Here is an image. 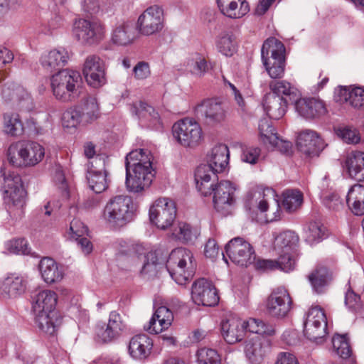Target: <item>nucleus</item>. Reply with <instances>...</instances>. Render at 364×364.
Masks as SVG:
<instances>
[{"instance_id":"423d86ee","label":"nucleus","mask_w":364,"mask_h":364,"mask_svg":"<svg viewBox=\"0 0 364 364\" xmlns=\"http://www.w3.org/2000/svg\"><path fill=\"white\" fill-rule=\"evenodd\" d=\"M45 156L43 146L36 141H19L10 146L8 160L16 167H31L39 164Z\"/></svg>"},{"instance_id":"2eb2a0df","label":"nucleus","mask_w":364,"mask_h":364,"mask_svg":"<svg viewBox=\"0 0 364 364\" xmlns=\"http://www.w3.org/2000/svg\"><path fill=\"white\" fill-rule=\"evenodd\" d=\"M133 249L130 259L139 267L140 274L147 277L155 276L159 265L156 252L149 251L141 245H136Z\"/></svg>"},{"instance_id":"774afa93","label":"nucleus","mask_w":364,"mask_h":364,"mask_svg":"<svg viewBox=\"0 0 364 364\" xmlns=\"http://www.w3.org/2000/svg\"><path fill=\"white\" fill-rule=\"evenodd\" d=\"M87 232V228L78 219H74L70 225V234L72 237H80Z\"/></svg>"},{"instance_id":"6ab92c4d","label":"nucleus","mask_w":364,"mask_h":364,"mask_svg":"<svg viewBox=\"0 0 364 364\" xmlns=\"http://www.w3.org/2000/svg\"><path fill=\"white\" fill-rule=\"evenodd\" d=\"M87 180L90 189L96 193L105 191L108 186L105 159L102 156H97L90 162Z\"/></svg>"},{"instance_id":"c9c22d12","label":"nucleus","mask_w":364,"mask_h":364,"mask_svg":"<svg viewBox=\"0 0 364 364\" xmlns=\"http://www.w3.org/2000/svg\"><path fill=\"white\" fill-rule=\"evenodd\" d=\"M39 270L43 279L47 284L58 282L64 276L62 267L50 257H44L40 261Z\"/></svg>"},{"instance_id":"f257e3e1","label":"nucleus","mask_w":364,"mask_h":364,"mask_svg":"<svg viewBox=\"0 0 364 364\" xmlns=\"http://www.w3.org/2000/svg\"><path fill=\"white\" fill-rule=\"evenodd\" d=\"M249 332L255 335L248 337L244 343V353L251 364H261L271 350L272 338L276 333L272 324L261 319L250 318Z\"/></svg>"},{"instance_id":"a19ab883","label":"nucleus","mask_w":364,"mask_h":364,"mask_svg":"<svg viewBox=\"0 0 364 364\" xmlns=\"http://www.w3.org/2000/svg\"><path fill=\"white\" fill-rule=\"evenodd\" d=\"M136 38L134 27L132 23H123L117 26L112 31L111 40L118 46H127Z\"/></svg>"},{"instance_id":"1a4fd4ad","label":"nucleus","mask_w":364,"mask_h":364,"mask_svg":"<svg viewBox=\"0 0 364 364\" xmlns=\"http://www.w3.org/2000/svg\"><path fill=\"white\" fill-rule=\"evenodd\" d=\"M0 174L4 180L6 201L18 208H23L25 205L26 193L20 175L8 170L4 166L0 168Z\"/></svg>"},{"instance_id":"4d7b16f0","label":"nucleus","mask_w":364,"mask_h":364,"mask_svg":"<svg viewBox=\"0 0 364 364\" xmlns=\"http://www.w3.org/2000/svg\"><path fill=\"white\" fill-rule=\"evenodd\" d=\"M198 364H221L218 352L212 348H202L196 353Z\"/></svg>"},{"instance_id":"4468645a","label":"nucleus","mask_w":364,"mask_h":364,"mask_svg":"<svg viewBox=\"0 0 364 364\" xmlns=\"http://www.w3.org/2000/svg\"><path fill=\"white\" fill-rule=\"evenodd\" d=\"M225 250L230 259L242 267H247L256 259L252 246L242 237H237L232 239L225 245Z\"/></svg>"},{"instance_id":"79ce46f5","label":"nucleus","mask_w":364,"mask_h":364,"mask_svg":"<svg viewBox=\"0 0 364 364\" xmlns=\"http://www.w3.org/2000/svg\"><path fill=\"white\" fill-rule=\"evenodd\" d=\"M3 132L10 136H19L23 133V124L17 113H5L3 115Z\"/></svg>"},{"instance_id":"e2e57ef3","label":"nucleus","mask_w":364,"mask_h":364,"mask_svg":"<svg viewBox=\"0 0 364 364\" xmlns=\"http://www.w3.org/2000/svg\"><path fill=\"white\" fill-rule=\"evenodd\" d=\"M119 333L115 331L110 326H98L97 329V336L103 343L111 342L119 336Z\"/></svg>"},{"instance_id":"58836bf2","label":"nucleus","mask_w":364,"mask_h":364,"mask_svg":"<svg viewBox=\"0 0 364 364\" xmlns=\"http://www.w3.org/2000/svg\"><path fill=\"white\" fill-rule=\"evenodd\" d=\"M346 203L353 214L364 215V186L353 185L348 192Z\"/></svg>"},{"instance_id":"a18cd8bd","label":"nucleus","mask_w":364,"mask_h":364,"mask_svg":"<svg viewBox=\"0 0 364 364\" xmlns=\"http://www.w3.org/2000/svg\"><path fill=\"white\" fill-rule=\"evenodd\" d=\"M340 95L341 100L348 102L355 108L364 107V89L362 87H341Z\"/></svg>"},{"instance_id":"864d4df0","label":"nucleus","mask_w":364,"mask_h":364,"mask_svg":"<svg viewBox=\"0 0 364 364\" xmlns=\"http://www.w3.org/2000/svg\"><path fill=\"white\" fill-rule=\"evenodd\" d=\"M326 228L320 222L309 223L305 230L306 240L314 244L318 242L325 236Z\"/></svg>"},{"instance_id":"f03ea898","label":"nucleus","mask_w":364,"mask_h":364,"mask_svg":"<svg viewBox=\"0 0 364 364\" xmlns=\"http://www.w3.org/2000/svg\"><path fill=\"white\" fill-rule=\"evenodd\" d=\"M57 300L56 293L50 289L38 291L31 296V311L35 323L41 331L50 335H53L56 331L53 311Z\"/></svg>"},{"instance_id":"bf43d9fd","label":"nucleus","mask_w":364,"mask_h":364,"mask_svg":"<svg viewBox=\"0 0 364 364\" xmlns=\"http://www.w3.org/2000/svg\"><path fill=\"white\" fill-rule=\"evenodd\" d=\"M261 149L253 146H244L242 148L241 160L252 165L256 164L259 159Z\"/></svg>"},{"instance_id":"9b49d317","label":"nucleus","mask_w":364,"mask_h":364,"mask_svg":"<svg viewBox=\"0 0 364 364\" xmlns=\"http://www.w3.org/2000/svg\"><path fill=\"white\" fill-rule=\"evenodd\" d=\"M74 33L82 44L96 46L105 39L106 28L98 20L80 19L75 23Z\"/></svg>"},{"instance_id":"0eeeda50","label":"nucleus","mask_w":364,"mask_h":364,"mask_svg":"<svg viewBox=\"0 0 364 364\" xmlns=\"http://www.w3.org/2000/svg\"><path fill=\"white\" fill-rule=\"evenodd\" d=\"M81 77L78 72L65 69L60 70L50 78V86L56 99L71 101L79 94Z\"/></svg>"},{"instance_id":"5fc2aeb1","label":"nucleus","mask_w":364,"mask_h":364,"mask_svg":"<svg viewBox=\"0 0 364 364\" xmlns=\"http://www.w3.org/2000/svg\"><path fill=\"white\" fill-rule=\"evenodd\" d=\"M258 129L259 138L263 144H269L270 145L274 140L277 139L278 135L275 132V129L268 119H261L259 122Z\"/></svg>"},{"instance_id":"72a5a7b5","label":"nucleus","mask_w":364,"mask_h":364,"mask_svg":"<svg viewBox=\"0 0 364 364\" xmlns=\"http://www.w3.org/2000/svg\"><path fill=\"white\" fill-rule=\"evenodd\" d=\"M256 269L268 272L275 269H280L285 272H289L294 269L295 262L291 260V257H286L285 255L279 256L276 259H258L255 260L252 263Z\"/></svg>"},{"instance_id":"603ef678","label":"nucleus","mask_w":364,"mask_h":364,"mask_svg":"<svg viewBox=\"0 0 364 364\" xmlns=\"http://www.w3.org/2000/svg\"><path fill=\"white\" fill-rule=\"evenodd\" d=\"M283 206L289 212H294L303 203L302 193L296 190H287L283 193Z\"/></svg>"},{"instance_id":"09e8293b","label":"nucleus","mask_w":364,"mask_h":364,"mask_svg":"<svg viewBox=\"0 0 364 364\" xmlns=\"http://www.w3.org/2000/svg\"><path fill=\"white\" fill-rule=\"evenodd\" d=\"M173 236L183 243L192 242L197 238L199 232L197 228H193L191 225L180 222L172 233Z\"/></svg>"},{"instance_id":"c03bdc74","label":"nucleus","mask_w":364,"mask_h":364,"mask_svg":"<svg viewBox=\"0 0 364 364\" xmlns=\"http://www.w3.org/2000/svg\"><path fill=\"white\" fill-rule=\"evenodd\" d=\"M132 112L139 118L149 119L153 128L158 129L161 126L159 114L155 109L145 102H139L134 105Z\"/></svg>"},{"instance_id":"a878e982","label":"nucleus","mask_w":364,"mask_h":364,"mask_svg":"<svg viewBox=\"0 0 364 364\" xmlns=\"http://www.w3.org/2000/svg\"><path fill=\"white\" fill-rule=\"evenodd\" d=\"M276 196V193L272 188H266L262 191V198L258 203V209L261 213H265L264 221L266 223L279 218L280 205Z\"/></svg>"},{"instance_id":"69168bd1","label":"nucleus","mask_w":364,"mask_h":364,"mask_svg":"<svg viewBox=\"0 0 364 364\" xmlns=\"http://www.w3.org/2000/svg\"><path fill=\"white\" fill-rule=\"evenodd\" d=\"M63 127L67 128L76 127L80 125L79 113L77 109L65 111L62 117Z\"/></svg>"},{"instance_id":"4c0bfd02","label":"nucleus","mask_w":364,"mask_h":364,"mask_svg":"<svg viewBox=\"0 0 364 364\" xmlns=\"http://www.w3.org/2000/svg\"><path fill=\"white\" fill-rule=\"evenodd\" d=\"M269 94H274L287 98L288 102L294 104L301 97V93L296 87L287 80L272 81L269 82Z\"/></svg>"},{"instance_id":"39448f33","label":"nucleus","mask_w":364,"mask_h":364,"mask_svg":"<svg viewBox=\"0 0 364 364\" xmlns=\"http://www.w3.org/2000/svg\"><path fill=\"white\" fill-rule=\"evenodd\" d=\"M284 44L274 37L267 38L262 46V60L268 75L272 79L282 78L284 75Z\"/></svg>"},{"instance_id":"c85d7f7f","label":"nucleus","mask_w":364,"mask_h":364,"mask_svg":"<svg viewBox=\"0 0 364 364\" xmlns=\"http://www.w3.org/2000/svg\"><path fill=\"white\" fill-rule=\"evenodd\" d=\"M217 176L208 166H199L195 173L196 187L201 195L210 196L215 191Z\"/></svg>"},{"instance_id":"13d9d810","label":"nucleus","mask_w":364,"mask_h":364,"mask_svg":"<svg viewBox=\"0 0 364 364\" xmlns=\"http://www.w3.org/2000/svg\"><path fill=\"white\" fill-rule=\"evenodd\" d=\"M5 247L11 254L28 255L30 252L28 242L23 238L9 240L6 242Z\"/></svg>"},{"instance_id":"49530a36","label":"nucleus","mask_w":364,"mask_h":364,"mask_svg":"<svg viewBox=\"0 0 364 364\" xmlns=\"http://www.w3.org/2000/svg\"><path fill=\"white\" fill-rule=\"evenodd\" d=\"M332 343L333 350L339 357L347 359L349 364H355V360L352 355V350L346 336L336 335L333 336Z\"/></svg>"},{"instance_id":"9d476101","label":"nucleus","mask_w":364,"mask_h":364,"mask_svg":"<svg viewBox=\"0 0 364 364\" xmlns=\"http://www.w3.org/2000/svg\"><path fill=\"white\" fill-rule=\"evenodd\" d=\"M172 132L178 143L186 147L196 146L203 139L200 124L191 118L186 117L174 123Z\"/></svg>"},{"instance_id":"de8ad7c7","label":"nucleus","mask_w":364,"mask_h":364,"mask_svg":"<svg viewBox=\"0 0 364 364\" xmlns=\"http://www.w3.org/2000/svg\"><path fill=\"white\" fill-rule=\"evenodd\" d=\"M1 96L5 101H20L28 97L24 88L14 82H6L1 89Z\"/></svg>"},{"instance_id":"cd10ccee","label":"nucleus","mask_w":364,"mask_h":364,"mask_svg":"<svg viewBox=\"0 0 364 364\" xmlns=\"http://www.w3.org/2000/svg\"><path fill=\"white\" fill-rule=\"evenodd\" d=\"M69 59L66 50L53 49L43 53L40 58V64L47 73L60 70L65 65Z\"/></svg>"},{"instance_id":"7c9ffc66","label":"nucleus","mask_w":364,"mask_h":364,"mask_svg":"<svg viewBox=\"0 0 364 364\" xmlns=\"http://www.w3.org/2000/svg\"><path fill=\"white\" fill-rule=\"evenodd\" d=\"M198 107L209 123H220L225 119L226 111L218 99H206Z\"/></svg>"},{"instance_id":"bb28decb","label":"nucleus","mask_w":364,"mask_h":364,"mask_svg":"<svg viewBox=\"0 0 364 364\" xmlns=\"http://www.w3.org/2000/svg\"><path fill=\"white\" fill-rule=\"evenodd\" d=\"M173 320L172 311L165 306L155 311L148 324L144 328L150 333L158 334L168 328Z\"/></svg>"},{"instance_id":"473e14b6","label":"nucleus","mask_w":364,"mask_h":364,"mask_svg":"<svg viewBox=\"0 0 364 364\" xmlns=\"http://www.w3.org/2000/svg\"><path fill=\"white\" fill-rule=\"evenodd\" d=\"M289 103L287 98L267 93L264 97L262 105L267 114L277 120L284 115Z\"/></svg>"},{"instance_id":"680f3d73","label":"nucleus","mask_w":364,"mask_h":364,"mask_svg":"<svg viewBox=\"0 0 364 364\" xmlns=\"http://www.w3.org/2000/svg\"><path fill=\"white\" fill-rule=\"evenodd\" d=\"M337 134L348 144H358L360 140V136L358 131L349 127L338 129Z\"/></svg>"},{"instance_id":"393cba45","label":"nucleus","mask_w":364,"mask_h":364,"mask_svg":"<svg viewBox=\"0 0 364 364\" xmlns=\"http://www.w3.org/2000/svg\"><path fill=\"white\" fill-rule=\"evenodd\" d=\"M247 321L240 318H231L224 321L221 323L222 335L225 341L229 344H235L241 341L245 334V331H249Z\"/></svg>"},{"instance_id":"f8f14e48","label":"nucleus","mask_w":364,"mask_h":364,"mask_svg":"<svg viewBox=\"0 0 364 364\" xmlns=\"http://www.w3.org/2000/svg\"><path fill=\"white\" fill-rule=\"evenodd\" d=\"M176 215L175 203L167 198L156 200L149 209L151 222L161 230L171 227L175 220Z\"/></svg>"},{"instance_id":"a211bd4d","label":"nucleus","mask_w":364,"mask_h":364,"mask_svg":"<svg viewBox=\"0 0 364 364\" xmlns=\"http://www.w3.org/2000/svg\"><path fill=\"white\" fill-rule=\"evenodd\" d=\"M82 73L88 85L95 88L106 83L105 64L97 55H90L85 58Z\"/></svg>"},{"instance_id":"3c124183","label":"nucleus","mask_w":364,"mask_h":364,"mask_svg":"<svg viewBox=\"0 0 364 364\" xmlns=\"http://www.w3.org/2000/svg\"><path fill=\"white\" fill-rule=\"evenodd\" d=\"M216 46L220 53L225 56H232L236 50V41L234 35L225 32L218 38Z\"/></svg>"},{"instance_id":"aec40b11","label":"nucleus","mask_w":364,"mask_h":364,"mask_svg":"<svg viewBox=\"0 0 364 364\" xmlns=\"http://www.w3.org/2000/svg\"><path fill=\"white\" fill-rule=\"evenodd\" d=\"M191 297L197 305L213 306L219 301L216 289L210 282L205 279H200L193 283Z\"/></svg>"},{"instance_id":"6e6552de","label":"nucleus","mask_w":364,"mask_h":364,"mask_svg":"<svg viewBox=\"0 0 364 364\" xmlns=\"http://www.w3.org/2000/svg\"><path fill=\"white\" fill-rule=\"evenodd\" d=\"M165 14L162 6L152 5L146 8L138 17L136 28L144 36L161 33L165 26Z\"/></svg>"},{"instance_id":"2f4dec72","label":"nucleus","mask_w":364,"mask_h":364,"mask_svg":"<svg viewBox=\"0 0 364 364\" xmlns=\"http://www.w3.org/2000/svg\"><path fill=\"white\" fill-rule=\"evenodd\" d=\"M229 149L225 144H218L215 146L208 156V164L201 166H208L214 173L223 172L228 166L229 163Z\"/></svg>"},{"instance_id":"37998d69","label":"nucleus","mask_w":364,"mask_h":364,"mask_svg":"<svg viewBox=\"0 0 364 364\" xmlns=\"http://www.w3.org/2000/svg\"><path fill=\"white\" fill-rule=\"evenodd\" d=\"M154 156L146 149H139L130 151L126 156L125 166H149L152 167Z\"/></svg>"},{"instance_id":"b1692460","label":"nucleus","mask_w":364,"mask_h":364,"mask_svg":"<svg viewBox=\"0 0 364 364\" xmlns=\"http://www.w3.org/2000/svg\"><path fill=\"white\" fill-rule=\"evenodd\" d=\"M298 149L308 156L318 155L324 148V143L316 132L311 130L301 132L296 140Z\"/></svg>"},{"instance_id":"20e7f679","label":"nucleus","mask_w":364,"mask_h":364,"mask_svg":"<svg viewBox=\"0 0 364 364\" xmlns=\"http://www.w3.org/2000/svg\"><path fill=\"white\" fill-rule=\"evenodd\" d=\"M135 207L129 196L119 195L111 198L106 203L102 213L105 221L112 227H122L134 216Z\"/></svg>"},{"instance_id":"4be33fe9","label":"nucleus","mask_w":364,"mask_h":364,"mask_svg":"<svg viewBox=\"0 0 364 364\" xmlns=\"http://www.w3.org/2000/svg\"><path fill=\"white\" fill-rule=\"evenodd\" d=\"M153 347V340L148 335L141 333L131 338L128 352L133 360L144 362L150 358Z\"/></svg>"},{"instance_id":"338daca9","label":"nucleus","mask_w":364,"mask_h":364,"mask_svg":"<svg viewBox=\"0 0 364 364\" xmlns=\"http://www.w3.org/2000/svg\"><path fill=\"white\" fill-rule=\"evenodd\" d=\"M134 77L136 80H144L151 75V70L148 63L144 61L139 62L133 68Z\"/></svg>"},{"instance_id":"5701e85b","label":"nucleus","mask_w":364,"mask_h":364,"mask_svg":"<svg viewBox=\"0 0 364 364\" xmlns=\"http://www.w3.org/2000/svg\"><path fill=\"white\" fill-rule=\"evenodd\" d=\"M296 112L306 119L319 118L327 113L325 103L316 98H299L294 103Z\"/></svg>"},{"instance_id":"0e129e2a","label":"nucleus","mask_w":364,"mask_h":364,"mask_svg":"<svg viewBox=\"0 0 364 364\" xmlns=\"http://www.w3.org/2000/svg\"><path fill=\"white\" fill-rule=\"evenodd\" d=\"M79 108L85 112H88L91 116L97 119L99 117V107L97 99L95 97L87 96L85 97Z\"/></svg>"},{"instance_id":"e433bc0d","label":"nucleus","mask_w":364,"mask_h":364,"mask_svg":"<svg viewBox=\"0 0 364 364\" xmlns=\"http://www.w3.org/2000/svg\"><path fill=\"white\" fill-rule=\"evenodd\" d=\"M345 168L349 176L358 181H364V152L352 151L345 160Z\"/></svg>"},{"instance_id":"ea45409f","label":"nucleus","mask_w":364,"mask_h":364,"mask_svg":"<svg viewBox=\"0 0 364 364\" xmlns=\"http://www.w3.org/2000/svg\"><path fill=\"white\" fill-rule=\"evenodd\" d=\"M26 284L23 277L11 275L0 284V291L6 296H16L25 292Z\"/></svg>"},{"instance_id":"dca6fc26","label":"nucleus","mask_w":364,"mask_h":364,"mask_svg":"<svg viewBox=\"0 0 364 364\" xmlns=\"http://www.w3.org/2000/svg\"><path fill=\"white\" fill-rule=\"evenodd\" d=\"M126 167V185L127 189L134 193H139L151 185L153 178V168L146 166Z\"/></svg>"},{"instance_id":"f704fd0d","label":"nucleus","mask_w":364,"mask_h":364,"mask_svg":"<svg viewBox=\"0 0 364 364\" xmlns=\"http://www.w3.org/2000/svg\"><path fill=\"white\" fill-rule=\"evenodd\" d=\"M220 11L230 18H239L249 11L248 3L245 0H216Z\"/></svg>"},{"instance_id":"6e6d98bb","label":"nucleus","mask_w":364,"mask_h":364,"mask_svg":"<svg viewBox=\"0 0 364 364\" xmlns=\"http://www.w3.org/2000/svg\"><path fill=\"white\" fill-rule=\"evenodd\" d=\"M191 71L198 76H203L208 70V65L205 58L199 53H196L189 59L188 63Z\"/></svg>"},{"instance_id":"8fccbe9b","label":"nucleus","mask_w":364,"mask_h":364,"mask_svg":"<svg viewBox=\"0 0 364 364\" xmlns=\"http://www.w3.org/2000/svg\"><path fill=\"white\" fill-rule=\"evenodd\" d=\"M328 269L323 267H318L309 274V282L316 293L321 294L325 291L328 284Z\"/></svg>"},{"instance_id":"ddd939ff","label":"nucleus","mask_w":364,"mask_h":364,"mask_svg":"<svg viewBox=\"0 0 364 364\" xmlns=\"http://www.w3.org/2000/svg\"><path fill=\"white\" fill-rule=\"evenodd\" d=\"M327 321L323 310L320 306L311 307L304 322L305 336L315 342H322L326 335Z\"/></svg>"},{"instance_id":"412c9836","label":"nucleus","mask_w":364,"mask_h":364,"mask_svg":"<svg viewBox=\"0 0 364 364\" xmlns=\"http://www.w3.org/2000/svg\"><path fill=\"white\" fill-rule=\"evenodd\" d=\"M235 187L229 181H221L216 183L213 192V204L215 210L223 215L229 213L230 207L235 201Z\"/></svg>"},{"instance_id":"7ed1b4c3","label":"nucleus","mask_w":364,"mask_h":364,"mask_svg":"<svg viewBox=\"0 0 364 364\" xmlns=\"http://www.w3.org/2000/svg\"><path fill=\"white\" fill-rule=\"evenodd\" d=\"M166 268L171 278L178 284L184 285L191 280L196 269L193 253L179 247L171 251L166 262Z\"/></svg>"},{"instance_id":"f3484780","label":"nucleus","mask_w":364,"mask_h":364,"mask_svg":"<svg viewBox=\"0 0 364 364\" xmlns=\"http://www.w3.org/2000/svg\"><path fill=\"white\" fill-rule=\"evenodd\" d=\"M292 301L288 291L284 287L274 289L266 301V310L269 315L276 318H283L291 308Z\"/></svg>"},{"instance_id":"c756f323","label":"nucleus","mask_w":364,"mask_h":364,"mask_svg":"<svg viewBox=\"0 0 364 364\" xmlns=\"http://www.w3.org/2000/svg\"><path fill=\"white\" fill-rule=\"evenodd\" d=\"M298 242V235L293 231L287 230L281 232L275 237L274 248L279 256L285 255L291 257V260L296 263L294 250Z\"/></svg>"},{"instance_id":"052dcab7","label":"nucleus","mask_w":364,"mask_h":364,"mask_svg":"<svg viewBox=\"0 0 364 364\" xmlns=\"http://www.w3.org/2000/svg\"><path fill=\"white\" fill-rule=\"evenodd\" d=\"M345 304L347 308L353 312H358L363 308V302L360 295L350 289H348L346 293Z\"/></svg>"}]
</instances>
